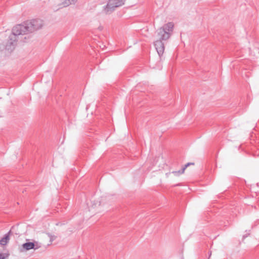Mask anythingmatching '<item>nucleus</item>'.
Instances as JSON below:
<instances>
[{"label": "nucleus", "instance_id": "nucleus-1", "mask_svg": "<svg viewBox=\"0 0 259 259\" xmlns=\"http://www.w3.org/2000/svg\"><path fill=\"white\" fill-rule=\"evenodd\" d=\"M42 25V20L33 19L14 26L12 29V34L9 36V40L6 45V49L12 51L16 46L18 35L34 32L40 29Z\"/></svg>", "mask_w": 259, "mask_h": 259}, {"label": "nucleus", "instance_id": "nucleus-2", "mask_svg": "<svg viewBox=\"0 0 259 259\" xmlns=\"http://www.w3.org/2000/svg\"><path fill=\"white\" fill-rule=\"evenodd\" d=\"M174 26L172 22H169L158 29L157 35L159 39L154 42V45L159 56L163 54L164 45L163 41L166 40L170 37Z\"/></svg>", "mask_w": 259, "mask_h": 259}, {"label": "nucleus", "instance_id": "nucleus-3", "mask_svg": "<svg viewBox=\"0 0 259 259\" xmlns=\"http://www.w3.org/2000/svg\"><path fill=\"white\" fill-rule=\"evenodd\" d=\"M124 0H109L107 4L104 7V12L106 14L112 12L115 8L124 4Z\"/></svg>", "mask_w": 259, "mask_h": 259}, {"label": "nucleus", "instance_id": "nucleus-4", "mask_svg": "<svg viewBox=\"0 0 259 259\" xmlns=\"http://www.w3.org/2000/svg\"><path fill=\"white\" fill-rule=\"evenodd\" d=\"M40 247L37 242H28L22 244V247L25 250H29L31 249H37Z\"/></svg>", "mask_w": 259, "mask_h": 259}, {"label": "nucleus", "instance_id": "nucleus-5", "mask_svg": "<svg viewBox=\"0 0 259 259\" xmlns=\"http://www.w3.org/2000/svg\"><path fill=\"white\" fill-rule=\"evenodd\" d=\"M12 233L11 231H9V232L5 234V236L0 240V244L1 245H6L10 240V235Z\"/></svg>", "mask_w": 259, "mask_h": 259}, {"label": "nucleus", "instance_id": "nucleus-6", "mask_svg": "<svg viewBox=\"0 0 259 259\" xmlns=\"http://www.w3.org/2000/svg\"><path fill=\"white\" fill-rule=\"evenodd\" d=\"M194 163L193 162H189L188 163H187L186 164H185L183 167L181 169V170H178V171H172V173L174 174L175 176H179L180 175H181V174H183L186 168L189 166V165H194Z\"/></svg>", "mask_w": 259, "mask_h": 259}, {"label": "nucleus", "instance_id": "nucleus-7", "mask_svg": "<svg viewBox=\"0 0 259 259\" xmlns=\"http://www.w3.org/2000/svg\"><path fill=\"white\" fill-rule=\"evenodd\" d=\"M77 2V0H65L62 3L63 7H67L71 4H74Z\"/></svg>", "mask_w": 259, "mask_h": 259}, {"label": "nucleus", "instance_id": "nucleus-8", "mask_svg": "<svg viewBox=\"0 0 259 259\" xmlns=\"http://www.w3.org/2000/svg\"><path fill=\"white\" fill-rule=\"evenodd\" d=\"M8 256H9V254H8V253H0V259H6Z\"/></svg>", "mask_w": 259, "mask_h": 259}, {"label": "nucleus", "instance_id": "nucleus-9", "mask_svg": "<svg viewBox=\"0 0 259 259\" xmlns=\"http://www.w3.org/2000/svg\"><path fill=\"white\" fill-rule=\"evenodd\" d=\"M169 174V173H166V175L167 176H168V175Z\"/></svg>", "mask_w": 259, "mask_h": 259}]
</instances>
